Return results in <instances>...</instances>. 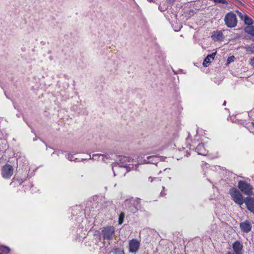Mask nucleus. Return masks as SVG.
<instances>
[{
    "label": "nucleus",
    "mask_w": 254,
    "mask_h": 254,
    "mask_svg": "<svg viewBox=\"0 0 254 254\" xmlns=\"http://www.w3.org/2000/svg\"><path fill=\"white\" fill-rule=\"evenodd\" d=\"M132 162V160L129 157H121L119 162L114 163L112 164V170L114 176H125L127 172L131 170H136L137 165L131 163Z\"/></svg>",
    "instance_id": "f257e3e1"
},
{
    "label": "nucleus",
    "mask_w": 254,
    "mask_h": 254,
    "mask_svg": "<svg viewBox=\"0 0 254 254\" xmlns=\"http://www.w3.org/2000/svg\"><path fill=\"white\" fill-rule=\"evenodd\" d=\"M230 194L234 202L240 205H242L244 202V199L242 194L236 188H231L229 190Z\"/></svg>",
    "instance_id": "f03ea898"
},
{
    "label": "nucleus",
    "mask_w": 254,
    "mask_h": 254,
    "mask_svg": "<svg viewBox=\"0 0 254 254\" xmlns=\"http://www.w3.org/2000/svg\"><path fill=\"white\" fill-rule=\"evenodd\" d=\"M224 21L228 27L233 28L237 25V20L236 15L232 12H229L226 15Z\"/></svg>",
    "instance_id": "7ed1b4c3"
},
{
    "label": "nucleus",
    "mask_w": 254,
    "mask_h": 254,
    "mask_svg": "<svg viewBox=\"0 0 254 254\" xmlns=\"http://www.w3.org/2000/svg\"><path fill=\"white\" fill-rule=\"evenodd\" d=\"M238 187L245 194L250 195L252 193V189L250 184L243 181L238 183Z\"/></svg>",
    "instance_id": "20e7f679"
},
{
    "label": "nucleus",
    "mask_w": 254,
    "mask_h": 254,
    "mask_svg": "<svg viewBox=\"0 0 254 254\" xmlns=\"http://www.w3.org/2000/svg\"><path fill=\"white\" fill-rule=\"evenodd\" d=\"M115 233V229L113 226L104 227L102 230V235L105 240H111L113 239Z\"/></svg>",
    "instance_id": "39448f33"
},
{
    "label": "nucleus",
    "mask_w": 254,
    "mask_h": 254,
    "mask_svg": "<svg viewBox=\"0 0 254 254\" xmlns=\"http://www.w3.org/2000/svg\"><path fill=\"white\" fill-rule=\"evenodd\" d=\"M13 173V167L9 164L5 165L1 169V175L5 179H9Z\"/></svg>",
    "instance_id": "423d86ee"
},
{
    "label": "nucleus",
    "mask_w": 254,
    "mask_h": 254,
    "mask_svg": "<svg viewBox=\"0 0 254 254\" xmlns=\"http://www.w3.org/2000/svg\"><path fill=\"white\" fill-rule=\"evenodd\" d=\"M140 241L137 239H133L130 240L128 243L129 252L131 253L137 252L140 247Z\"/></svg>",
    "instance_id": "0eeeda50"
},
{
    "label": "nucleus",
    "mask_w": 254,
    "mask_h": 254,
    "mask_svg": "<svg viewBox=\"0 0 254 254\" xmlns=\"http://www.w3.org/2000/svg\"><path fill=\"white\" fill-rule=\"evenodd\" d=\"M160 157H158L156 156H149L147 157L146 159H144L143 160H139L138 161L140 164H156V162L157 160H159Z\"/></svg>",
    "instance_id": "6e6552de"
},
{
    "label": "nucleus",
    "mask_w": 254,
    "mask_h": 254,
    "mask_svg": "<svg viewBox=\"0 0 254 254\" xmlns=\"http://www.w3.org/2000/svg\"><path fill=\"white\" fill-rule=\"evenodd\" d=\"M240 227L242 231L245 233L249 232L252 229V223L248 220H246L240 224Z\"/></svg>",
    "instance_id": "1a4fd4ad"
},
{
    "label": "nucleus",
    "mask_w": 254,
    "mask_h": 254,
    "mask_svg": "<svg viewBox=\"0 0 254 254\" xmlns=\"http://www.w3.org/2000/svg\"><path fill=\"white\" fill-rule=\"evenodd\" d=\"M233 249L236 254H243V245L239 241H236L233 244Z\"/></svg>",
    "instance_id": "9d476101"
},
{
    "label": "nucleus",
    "mask_w": 254,
    "mask_h": 254,
    "mask_svg": "<svg viewBox=\"0 0 254 254\" xmlns=\"http://www.w3.org/2000/svg\"><path fill=\"white\" fill-rule=\"evenodd\" d=\"M216 52H213L211 54L208 55L204 60L203 65L204 67H207L209 64L214 60Z\"/></svg>",
    "instance_id": "9b49d317"
},
{
    "label": "nucleus",
    "mask_w": 254,
    "mask_h": 254,
    "mask_svg": "<svg viewBox=\"0 0 254 254\" xmlns=\"http://www.w3.org/2000/svg\"><path fill=\"white\" fill-rule=\"evenodd\" d=\"M245 203L247 205V208L252 212L254 213V198L247 197L245 199Z\"/></svg>",
    "instance_id": "f8f14e48"
},
{
    "label": "nucleus",
    "mask_w": 254,
    "mask_h": 254,
    "mask_svg": "<svg viewBox=\"0 0 254 254\" xmlns=\"http://www.w3.org/2000/svg\"><path fill=\"white\" fill-rule=\"evenodd\" d=\"M211 37L215 41H221L224 39L223 33L221 31H214L212 34Z\"/></svg>",
    "instance_id": "ddd939ff"
},
{
    "label": "nucleus",
    "mask_w": 254,
    "mask_h": 254,
    "mask_svg": "<svg viewBox=\"0 0 254 254\" xmlns=\"http://www.w3.org/2000/svg\"><path fill=\"white\" fill-rule=\"evenodd\" d=\"M196 151L197 152L198 154L205 156L207 153V150L204 147V143H200L195 148Z\"/></svg>",
    "instance_id": "4468645a"
},
{
    "label": "nucleus",
    "mask_w": 254,
    "mask_h": 254,
    "mask_svg": "<svg viewBox=\"0 0 254 254\" xmlns=\"http://www.w3.org/2000/svg\"><path fill=\"white\" fill-rule=\"evenodd\" d=\"M238 14L241 19L245 22V24L249 26H251V25L253 24L252 19L247 15L243 14L240 12H238Z\"/></svg>",
    "instance_id": "2eb2a0df"
},
{
    "label": "nucleus",
    "mask_w": 254,
    "mask_h": 254,
    "mask_svg": "<svg viewBox=\"0 0 254 254\" xmlns=\"http://www.w3.org/2000/svg\"><path fill=\"white\" fill-rule=\"evenodd\" d=\"M90 159H94L95 160L96 159H101L104 161L106 162V159H108L109 158V156L106 155H103L101 154H94L92 156L89 155Z\"/></svg>",
    "instance_id": "dca6fc26"
},
{
    "label": "nucleus",
    "mask_w": 254,
    "mask_h": 254,
    "mask_svg": "<svg viewBox=\"0 0 254 254\" xmlns=\"http://www.w3.org/2000/svg\"><path fill=\"white\" fill-rule=\"evenodd\" d=\"M130 204L129 209L131 212L134 213L137 210V207L135 206V200L133 199L127 200L125 202V205Z\"/></svg>",
    "instance_id": "f3484780"
},
{
    "label": "nucleus",
    "mask_w": 254,
    "mask_h": 254,
    "mask_svg": "<svg viewBox=\"0 0 254 254\" xmlns=\"http://www.w3.org/2000/svg\"><path fill=\"white\" fill-rule=\"evenodd\" d=\"M75 154L68 153L65 157L66 158L70 161L79 162L81 160H83V159H80L75 157Z\"/></svg>",
    "instance_id": "a211bd4d"
},
{
    "label": "nucleus",
    "mask_w": 254,
    "mask_h": 254,
    "mask_svg": "<svg viewBox=\"0 0 254 254\" xmlns=\"http://www.w3.org/2000/svg\"><path fill=\"white\" fill-rule=\"evenodd\" d=\"M245 31L247 33L254 36V26H248L245 29Z\"/></svg>",
    "instance_id": "6ab92c4d"
},
{
    "label": "nucleus",
    "mask_w": 254,
    "mask_h": 254,
    "mask_svg": "<svg viewBox=\"0 0 254 254\" xmlns=\"http://www.w3.org/2000/svg\"><path fill=\"white\" fill-rule=\"evenodd\" d=\"M0 251L4 254H8L10 252V249L5 246L1 245L0 246Z\"/></svg>",
    "instance_id": "aec40b11"
},
{
    "label": "nucleus",
    "mask_w": 254,
    "mask_h": 254,
    "mask_svg": "<svg viewBox=\"0 0 254 254\" xmlns=\"http://www.w3.org/2000/svg\"><path fill=\"white\" fill-rule=\"evenodd\" d=\"M124 218V214L123 213H121L120 214L119 218V224H122L123 222V220Z\"/></svg>",
    "instance_id": "412c9836"
},
{
    "label": "nucleus",
    "mask_w": 254,
    "mask_h": 254,
    "mask_svg": "<svg viewBox=\"0 0 254 254\" xmlns=\"http://www.w3.org/2000/svg\"><path fill=\"white\" fill-rule=\"evenodd\" d=\"M234 56H230L229 57L228 59H227V63L228 64L231 63L232 62H234Z\"/></svg>",
    "instance_id": "4be33fe9"
},
{
    "label": "nucleus",
    "mask_w": 254,
    "mask_h": 254,
    "mask_svg": "<svg viewBox=\"0 0 254 254\" xmlns=\"http://www.w3.org/2000/svg\"><path fill=\"white\" fill-rule=\"evenodd\" d=\"M214 1L216 3H221L223 4H226L227 3L226 0H214Z\"/></svg>",
    "instance_id": "5701e85b"
},
{
    "label": "nucleus",
    "mask_w": 254,
    "mask_h": 254,
    "mask_svg": "<svg viewBox=\"0 0 254 254\" xmlns=\"http://www.w3.org/2000/svg\"><path fill=\"white\" fill-rule=\"evenodd\" d=\"M250 64L253 66V67H254V57L252 59H251L250 60Z\"/></svg>",
    "instance_id": "b1692460"
},
{
    "label": "nucleus",
    "mask_w": 254,
    "mask_h": 254,
    "mask_svg": "<svg viewBox=\"0 0 254 254\" xmlns=\"http://www.w3.org/2000/svg\"><path fill=\"white\" fill-rule=\"evenodd\" d=\"M63 153V151H62L56 150V151H55L53 153V154H57L58 156H59L60 153Z\"/></svg>",
    "instance_id": "393cba45"
},
{
    "label": "nucleus",
    "mask_w": 254,
    "mask_h": 254,
    "mask_svg": "<svg viewBox=\"0 0 254 254\" xmlns=\"http://www.w3.org/2000/svg\"><path fill=\"white\" fill-rule=\"evenodd\" d=\"M169 171H170V169H168V168H166L164 170V172H168Z\"/></svg>",
    "instance_id": "a878e982"
},
{
    "label": "nucleus",
    "mask_w": 254,
    "mask_h": 254,
    "mask_svg": "<svg viewBox=\"0 0 254 254\" xmlns=\"http://www.w3.org/2000/svg\"><path fill=\"white\" fill-rule=\"evenodd\" d=\"M181 27H179V29H175V31H178L180 29Z\"/></svg>",
    "instance_id": "bb28decb"
},
{
    "label": "nucleus",
    "mask_w": 254,
    "mask_h": 254,
    "mask_svg": "<svg viewBox=\"0 0 254 254\" xmlns=\"http://www.w3.org/2000/svg\"><path fill=\"white\" fill-rule=\"evenodd\" d=\"M149 180L151 182L153 181L152 179L150 177L149 178Z\"/></svg>",
    "instance_id": "cd10ccee"
},
{
    "label": "nucleus",
    "mask_w": 254,
    "mask_h": 254,
    "mask_svg": "<svg viewBox=\"0 0 254 254\" xmlns=\"http://www.w3.org/2000/svg\"><path fill=\"white\" fill-rule=\"evenodd\" d=\"M252 124L253 126L254 127V122H252Z\"/></svg>",
    "instance_id": "c85d7f7f"
},
{
    "label": "nucleus",
    "mask_w": 254,
    "mask_h": 254,
    "mask_svg": "<svg viewBox=\"0 0 254 254\" xmlns=\"http://www.w3.org/2000/svg\"><path fill=\"white\" fill-rule=\"evenodd\" d=\"M227 254H234L232 253H231V252H229Z\"/></svg>",
    "instance_id": "c756f323"
},
{
    "label": "nucleus",
    "mask_w": 254,
    "mask_h": 254,
    "mask_svg": "<svg viewBox=\"0 0 254 254\" xmlns=\"http://www.w3.org/2000/svg\"><path fill=\"white\" fill-rule=\"evenodd\" d=\"M225 104H226V102L225 101V102H224V103H223V105H225Z\"/></svg>",
    "instance_id": "7c9ffc66"
},
{
    "label": "nucleus",
    "mask_w": 254,
    "mask_h": 254,
    "mask_svg": "<svg viewBox=\"0 0 254 254\" xmlns=\"http://www.w3.org/2000/svg\"><path fill=\"white\" fill-rule=\"evenodd\" d=\"M0 254H1V253H0Z\"/></svg>",
    "instance_id": "2f4dec72"
}]
</instances>
